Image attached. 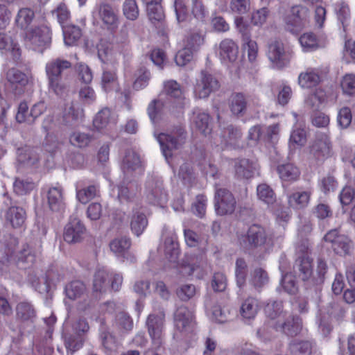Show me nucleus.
Listing matches in <instances>:
<instances>
[{"label":"nucleus","mask_w":355,"mask_h":355,"mask_svg":"<svg viewBox=\"0 0 355 355\" xmlns=\"http://www.w3.org/2000/svg\"><path fill=\"white\" fill-rule=\"evenodd\" d=\"M129 34L127 26L121 28L115 43H101L98 49V55L103 62L116 63L121 54H128L130 50Z\"/></svg>","instance_id":"f257e3e1"},{"label":"nucleus","mask_w":355,"mask_h":355,"mask_svg":"<svg viewBox=\"0 0 355 355\" xmlns=\"http://www.w3.org/2000/svg\"><path fill=\"white\" fill-rule=\"evenodd\" d=\"M165 158L173 155V151L181 148L185 144L187 132L182 125L175 127L169 134L160 133L156 136Z\"/></svg>","instance_id":"f03ea898"},{"label":"nucleus","mask_w":355,"mask_h":355,"mask_svg":"<svg viewBox=\"0 0 355 355\" xmlns=\"http://www.w3.org/2000/svg\"><path fill=\"white\" fill-rule=\"evenodd\" d=\"M309 18L310 12L306 6H294L284 18L285 28L292 33H297L309 24Z\"/></svg>","instance_id":"7ed1b4c3"},{"label":"nucleus","mask_w":355,"mask_h":355,"mask_svg":"<svg viewBox=\"0 0 355 355\" xmlns=\"http://www.w3.org/2000/svg\"><path fill=\"white\" fill-rule=\"evenodd\" d=\"M214 205L216 215L220 216H230L234 213L237 202L230 190L216 186Z\"/></svg>","instance_id":"20e7f679"},{"label":"nucleus","mask_w":355,"mask_h":355,"mask_svg":"<svg viewBox=\"0 0 355 355\" xmlns=\"http://www.w3.org/2000/svg\"><path fill=\"white\" fill-rule=\"evenodd\" d=\"M24 42L29 48L42 52L51 42V31L47 26L35 27L26 31Z\"/></svg>","instance_id":"39448f33"},{"label":"nucleus","mask_w":355,"mask_h":355,"mask_svg":"<svg viewBox=\"0 0 355 355\" xmlns=\"http://www.w3.org/2000/svg\"><path fill=\"white\" fill-rule=\"evenodd\" d=\"M164 313H152L148 316L146 326L151 338V344L164 345Z\"/></svg>","instance_id":"423d86ee"},{"label":"nucleus","mask_w":355,"mask_h":355,"mask_svg":"<svg viewBox=\"0 0 355 355\" xmlns=\"http://www.w3.org/2000/svg\"><path fill=\"white\" fill-rule=\"evenodd\" d=\"M324 239L331 244V248L336 254L341 256L349 254L352 241L347 236L340 234L338 229L329 230L324 235Z\"/></svg>","instance_id":"0eeeda50"},{"label":"nucleus","mask_w":355,"mask_h":355,"mask_svg":"<svg viewBox=\"0 0 355 355\" xmlns=\"http://www.w3.org/2000/svg\"><path fill=\"white\" fill-rule=\"evenodd\" d=\"M219 87L220 84L216 77L207 71H202L200 78L195 85L194 94L198 98H205Z\"/></svg>","instance_id":"6e6552de"},{"label":"nucleus","mask_w":355,"mask_h":355,"mask_svg":"<svg viewBox=\"0 0 355 355\" xmlns=\"http://www.w3.org/2000/svg\"><path fill=\"white\" fill-rule=\"evenodd\" d=\"M249 244L254 248L272 244V234L263 226L253 224L247 232Z\"/></svg>","instance_id":"1a4fd4ad"},{"label":"nucleus","mask_w":355,"mask_h":355,"mask_svg":"<svg viewBox=\"0 0 355 355\" xmlns=\"http://www.w3.org/2000/svg\"><path fill=\"white\" fill-rule=\"evenodd\" d=\"M86 228L81 220L76 217H71L64 229L63 238L68 243L80 242L84 237Z\"/></svg>","instance_id":"9d476101"},{"label":"nucleus","mask_w":355,"mask_h":355,"mask_svg":"<svg viewBox=\"0 0 355 355\" xmlns=\"http://www.w3.org/2000/svg\"><path fill=\"white\" fill-rule=\"evenodd\" d=\"M193 313L187 307H178L174 314L175 329L181 333H187L193 329L194 325Z\"/></svg>","instance_id":"9b49d317"},{"label":"nucleus","mask_w":355,"mask_h":355,"mask_svg":"<svg viewBox=\"0 0 355 355\" xmlns=\"http://www.w3.org/2000/svg\"><path fill=\"white\" fill-rule=\"evenodd\" d=\"M104 63L106 66L103 69L101 83L103 89L106 92H109L117 88L119 85L117 69L116 67L119 63V60L115 64L112 62Z\"/></svg>","instance_id":"f8f14e48"},{"label":"nucleus","mask_w":355,"mask_h":355,"mask_svg":"<svg viewBox=\"0 0 355 355\" xmlns=\"http://www.w3.org/2000/svg\"><path fill=\"white\" fill-rule=\"evenodd\" d=\"M272 328L277 331L283 332L288 336H295L300 329L299 318L287 313L282 318H280V320L273 324Z\"/></svg>","instance_id":"ddd939ff"},{"label":"nucleus","mask_w":355,"mask_h":355,"mask_svg":"<svg viewBox=\"0 0 355 355\" xmlns=\"http://www.w3.org/2000/svg\"><path fill=\"white\" fill-rule=\"evenodd\" d=\"M146 198L149 203L163 207L168 200V196L162 182H148Z\"/></svg>","instance_id":"4468645a"},{"label":"nucleus","mask_w":355,"mask_h":355,"mask_svg":"<svg viewBox=\"0 0 355 355\" xmlns=\"http://www.w3.org/2000/svg\"><path fill=\"white\" fill-rule=\"evenodd\" d=\"M239 47L231 39H225L219 44L218 55L225 64L234 62L238 57Z\"/></svg>","instance_id":"2eb2a0df"},{"label":"nucleus","mask_w":355,"mask_h":355,"mask_svg":"<svg viewBox=\"0 0 355 355\" xmlns=\"http://www.w3.org/2000/svg\"><path fill=\"white\" fill-rule=\"evenodd\" d=\"M268 57L272 62L282 67L289 62L291 55L284 50L282 42L276 41L269 45Z\"/></svg>","instance_id":"dca6fc26"},{"label":"nucleus","mask_w":355,"mask_h":355,"mask_svg":"<svg viewBox=\"0 0 355 355\" xmlns=\"http://www.w3.org/2000/svg\"><path fill=\"white\" fill-rule=\"evenodd\" d=\"M71 67V63L60 58L53 59L48 62L45 67L47 80L62 78L65 69Z\"/></svg>","instance_id":"f3484780"},{"label":"nucleus","mask_w":355,"mask_h":355,"mask_svg":"<svg viewBox=\"0 0 355 355\" xmlns=\"http://www.w3.org/2000/svg\"><path fill=\"white\" fill-rule=\"evenodd\" d=\"M294 271L302 281H309L312 284V260L309 257L304 255L299 257L295 260Z\"/></svg>","instance_id":"a211bd4d"},{"label":"nucleus","mask_w":355,"mask_h":355,"mask_svg":"<svg viewBox=\"0 0 355 355\" xmlns=\"http://www.w3.org/2000/svg\"><path fill=\"white\" fill-rule=\"evenodd\" d=\"M264 313L269 319V325L273 327L275 322L280 320L287 312L283 310V304L281 301H272L266 304L264 307Z\"/></svg>","instance_id":"6ab92c4d"},{"label":"nucleus","mask_w":355,"mask_h":355,"mask_svg":"<svg viewBox=\"0 0 355 355\" xmlns=\"http://www.w3.org/2000/svg\"><path fill=\"white\" fill-rule=\"evenodd\" d=\"M66 296L71 300L83 299L86 301L87 291L85 284L79 280L72 281L66 285L64 288Z\"/></svg>","instance_id":"aec40b11"},{"label":"nucleus","mask_w":355,"mask_h":355,"mask_svg":"<svg viewBox=\"0 0 355 355\" xmlns=\"http://www.w3.org/2000/svg\"><path fill=\"white\" fill-rule=\"evenodd\" d=\"M229 106L234 115L243 116L248 107L247 97L243 93H234L230 98Z\"/></svg>","instance_id":"412c9836"},{"label":"nucleus","mask_w":355,"mask_h":355,"mask_svg":"<svg viewBox=\"0 0 355 355\" xmlns=\"http://www.w3.org/2000/svg\"><path fill=\"white\" fill-rule=\"evenodd\" d=\"M321 81L320 72L316 69L309 68L306 71L300 73L298 83L303 88H312Z\"/></svg>","instance_id":"4be33fe9"},{"label":"nucleus","mask_w":355,"mask_h":355,"mask_svg":"<svg viewBox=\"0 0 355 355\" xmlns=\"http://www.w3.org/2000/svg\"><path fill=\"white\" fill-rule=\"evenodd\" d=\"M83 184V181H79L76 184V198L80 202L86 204L98 195L99 186L93 184L81 189Z\"/></svg>","instance_id":"5701e85b"},{"label":"nucleus","mask_w":355,"mask_h":355,"mask_svg":"<svg viewBox=\"0 0 355 355\" xmlns=\"http://www.w3.org/2000/svg\"><path fill=\"white\" fill-rule=\"evenodd\" d=\"M6 219L12 227L20 228L26 219V211L20 207L12 206L6 211Z\"/></svg>","instance_id":"b1692460"},{"label":"nucleus","mask_w":355,"mask_h":355,"mask_svg":"<svg viewBox=\"0 0 355 355\" xmlns=\"http://www.w3.org/2000/svg\"><path fill=\"white\" fill-rule=\"evenodd\" d=\"M310 153L318 162L323 161L330 153V143L328 139L315 140L311 146Z\"/></svg>","instance_id":"393cba45"},{"label":"nucleus","mask_w":355,"mask_h":355,"mask_svg":"<svg viewBox=\"0 0 355 355\" xmlns=\"http://www.w3.org/2000/svg\"><path fill=\"white\" fill-rule=\"evenodd\" d=\"M46 198L49 207L52 211H57L63 207L62 188L60 186L49 187Z\"/></svg>","instance_id":"a878e982"},{"label":"nucleus","mask_w":355,"mask_h":355,"mask_svg":"<svg viewBox=\"0 0 355 355\" xmlns=\"http://www.w3.org/2000/svg\"><path fill=\"white\" fill-rule=\"evenodd\" d=\"M112 327L119 334H126L132 330L133 321L127 313L121 311L116 315Z\"/></svg>","instance_id":"bb28decb"},{"label":"nucleus","mask_w":355,"mask_h":355,"mask_svg":"<svg viewBox=\"0 0 355 355\" xmlns=\"http://www.w3.org/2000/svg\"><path fill=\"white\" fill-rule=\"evenodd\" d=\"M17 161L27 166H34L40 160L37 150L26 147L17 150Z\"/></svg>","instance_id":"cd10ccee"},{"label":"nucleus","mask_w":355,"mask_h":355,"mask_svg":"<svg viewBox=\"0 0 355 355\" xmlns=\"http://www.w3.org/2000/svg\"><path fill=\"white\" fill-rule=\"evenodd\" d=\"M235 175L239 179H249L254 175L255 163L248 159H241L235 162Z\"/></svg>","instance_id":"c85d7f7f"},{"label":"nucleus","mask_w":355,"mask_h":355,"mask_svg":"<svg viewBox=\"0 0 355 355\" xmlns=\"http://www.w3.org/2000/svg\"><path fill=\"white\" fill-rule=\"evenodd\" d=\"M259 310V305L257 299L248 297L241 304L240 314L245 320H252L257 315Z\"/></svg>","instance_id":"c756f323"},{"label":"nucleus","mask_w":355,"mask_h":355,"mask_svg":"<svg viewBox=\"0 0 355 355\" xmlns=\"http://www.w3.org/2000/svg\"><path fill=\"white\" fill-rule=\"evenodd\" d=\"M99 15L103 23L110 28L117 26L119 20L116 12L108 3H101L99 6Z\"/></svg>","instance_id":"7c9ffc66"},{"label":"nucleus","mask_w":355,"mask_h":355,"mask_svg":"<svg viewBox=\"0 0 355 355\" xmlns=\"http://www.w3.org/2000/svg\"><path fill=\"white\" fill-rule=\"evenodd\" d=\"M64 344L68 353L73 354L80 349L85 342L83 336L66 332L63 335Z\"/></svg>","instance_id":"2f4dec72"},{"label":"nucleus","mask_w":355,"mask_h":355,"mask_svg":"<svg viewBox=\"0 0 355 355\" xmlns=\"http://www.w3.org/2000/svg\"><path fill=\"white\" fill-rule=\"evenodd\" d=\"M277 173L284 182H294L299 179L300 171L294 164L287 163L277 166Z\"/></svg>","instance_id":"473e14b6"},{"label":"nucleus","mask_w":355,"mask_h":355,"mask_svg":"<svg viewBox=\"0 0 355 355\" xmlns=\"http://www.w3.org/2000/svg\"><path fill=\"white\" fill-rule=\"evenodd\" d=\"M163 95L170 98L181 99L183 98V91L180 85L175 80H169L164 82L163 89L159 97Z\"/></svg>","instance_id":"72a5a7b5"},{"label":"nucleus","mask_w":355,"mask_h":355,"mask_svg":"<svg viewBox=\"0 0 355 355\" xmlns=\"http://www.w3.org/2000/svg\"><path fill=\"white\" fill-rule=\"evenodd\" d=\"M299 42L305 51H315L323 46L317 35L312 32H306L299 37Z\"/></svg>","instance_id":"f704fd0d"},{"label":"nucleus","mask_w":355,"mask_h":355,"mask_svg":"<svg viewBox=\"0 0 355 355\" xmlns=\"http://www.w3.org/2000/svg\"><path fill=\"white\" fill-rule=\"evenodd\" d=\"M131 245V241L129 238L125 236L116 238L110 243V248L116 256L119 257H125Z\"/></svg>","instance_id":"c9c22d12"},{"label":"nucleus","mask_w":355,"mask_h":355,"mask_svg":"<svg viewBox=\"0 0 355 355\" xmlns=\"http://www.w3.org/2000/svg\"><path fill=\"white\" fill-rule=\"evenodd\" d=\"M48 87L49 92L60 97L66 96L69 91V85L64 77L48 80Z\"/></svg>","instance_id":"e433bc0d"},{"label":"nucleus","mask_w":355,"mask_h":355,"mask_svg":"<svg viewBox=\"0 0 355 355\" xmlns=\"http://www.w3.org/2000/svg\"><path fill=\"white\" fill-rule=\"evenodd\" d=\"M110 273L105 269L98 270L94 277L93 290L94 292H105L109 285Z\"/></svg>","instance_id":"4c0bfd02"},{"label":"nucleus","mask_w":355,"mask_h":355,"mask_svg":"<svg viewBox=\"0 0 355 355\" xmlns=\"http://www.w3.org/2000/svg\"><path fill=\"white\" fill-rule=\"evenodd\" d=\"M214 297L208 295L205 299V306L207 311L211 313L214 318L220 323L225 322L227 320V315L223 311L221 307L218 305H214Z\"/></svg>","instance_id":"58836bf2"},{"label":"nucleus","mask_w":355,"mask_h":355,"mask_svg":"<svg viewBox=\"0 0 355 355\" xmlns=\"http://www.w3.org/2000/svg\"><path fill=\"white\" fill-rule=\"evenodd\" d=\"M0 49L10 51L13 59L18 60L21 56V49L17 43L8 35L0 33Z\"/></svg>","instance_id":"ea45409f"},{"label":"nucleus","mask_w":355,"mask_h":355,"mask_svg":"<svg viewBox=\"0 0 355 355\" xmlns=\"http://www.w3.org/2000/svg\"><path fill=\"white\" fill-rule=\"evenodd\" d=\"M83 110L78 103L74 102L67 103L63 110V118L66 123L78 120L83 115Z\"/></svg>","instance_id":"a19ab883"},{"label":"nucleus","mask_w":355,"mask_h":355,"mask_svg":"<svg viewBox=\"0 0 355 355\" xmlns=\"http://www.w3.org/2000/svg\"><path fill=\"white\" fill-rule=\"evenodd\" d=\"M313 345L307 340L292 341L289 345L290 352L292 355H311Z\"/></svg>","instance_id":"79ce46f5"},{"label":"nucleus","mask_w":355,"mask_h":355,"mask_svg":"<svg viewBox=\"0 0 355 355\" xmlns=\"http://www.w3.org/2000/svg\"><path fill=\"white\" fill-rule=\"evenodd\" d=\"M140 166L139 157L132 150H128L122 160L121 168L123 172L129 173Z\"/></svg>","instance_id":"37998d69"},{"label":"nucleus","mask_w":355,"mask_h":355,"mask_svg":"<svg viewBox=\"0 0 355 355\" xmlns=\"http://www.w3.org/2000/svg\"><path fill=\"white\" fill-rule=\"evenodd\" d=\"M192 121L196 128L204 135L209 132V116L207 113L201 112L199 110L194 111Z\"/></svg>","instance_id":"c03bdc74"},{"label":"nucleus","mask_w":355,"mask_h":355,"mask_svg":"<svg viewBox=\"0 0 355 355\" xmlns=\"http://www.w3.org/2000/svg\"><path fill=\"white\" fill-rule=\"evenodd\" d=\"M16 315L17 318L26 321L35 318L36 313L33 306L30 302L24 301L17 304Z\"/></svg>","instance_id":"a18cd8bd"},{"label":"nucleus","mask_w":355,"mask_h":355,"mask_svg":"<svg viewBox=\"0 0 355 355\" xmlns=\"http://www.w3.org/2000/svg\"><path fill=\"white\" fill-rule=\"evenodd\" d=\"M64 41L66 45L73 46L80 39L82 32L79 27L73 25L63 28Z\"/></svg>","instance_id":"49530a36"},{"label":"nucleus","mask_w":355,"mask_h":355,"mask_svg":"<svg viewBox=\"0 0 355 355\" xmlns=\"http://www.w3.org/2000/svg\"><path fill=\"white\" fill-rule=\"evenodd\" d=\"M34 17V12L31 8H21L16 16L15 24L21 29H25L31 24Z\"/></svg>","instance_id":"de8ad7c7"},{"label":"nucleus","mask_w":355,"mask_h":355,"mask_svg":"<svg viewBox=\"0 0 355 355\" xmlns=\"http://www.w3.org/2000/svg\"><path fill=\"white\" fill-rule=\"evenodd\" d=\"M148 225V220L145 214H135L131 219L130 227L132 232L137 236H140Z\"/></svg>","instance_id":"09e8293b"},{"label":"nucleus","mask_w":355,"mask_h":355,"mask_svg":"<svg viewBox=\"0 0 355 355\" xmlns=\"http://www.w3.org/2000/svg\"><path fill=\"white\" fill-rule=\"evenodd\" d=\"M135 80L133 83V88L140 90L147 87L151 78L150 73L145 67L139 68L135 72Z\"/></svg>","instance_id":"8fccbe9b"},{"label":"nucleus","mask_w":355,"mask_h":355,"mask_svg":"<svg viewBox=\"0 0 355 355\" xmlns=\"http://www.w3.org/2000/svg\"><path fill=\"white\" fill-rule=\"evenodd\" d=\"M257 196L259 200L268 205H272L276 201V196L273 190L266 184H260L257 188Z\"/></svg>","instance_id":"3c124183"},{"label":"nucleus","mask_w":355,"mask_h":355,"mask_svg":"<svg viewBox=\"0 0 355 355\" xmlns=\"http://www.w3.org/2000/svg\"><path fill=\"white\" fill-rule=\"evenodd\" d=\"M15 119L19 123L34 124L33 118L31 115V110H29L26 102L22 101L19 104Z\"/></svg>","instance_id":"603ef678"},{"label":"nucleus","mask_w":355,"mask_h":355,"mask_svg":"<svg viewBox=\"0 0 355 355\" xmlns=\"http://www.w3.org/2000/svg\"><path fill=\"white\" fill-rule=\"evenodd\" d=\"M111 115L112 113L109 109L105 108L101 110L97 113L94 119V126L98 130H101L107 128L112 123Z\"/></svg>","instance_id":"864d4df0"},{"label":"nucleus","mask_w":355,"mask_h":355,"mask_svg":"<svg viewBox=\"0 0 355 355\" xmlns=\"http://www.w3.org/2000/svg\"><path fill=\"white\" fill-rule=\"evenodd\" d=\"M310 191L296 192L288 196V203L293 207H306L310 199Z\"/></svg>","instance_id":"5fc2aeb1"},{"label":"nucleus","mask_w":355,"mask_h":355,"mask_svg":"<svg viewBox=\"0 0 355 355\" xmlns=\"http://www.w3.org/2000/svg\"><path fill=\"white\" fill-rule=\"evenodd\" d=\"M162 236L164 239V244L166 245V251H173L176 254L177 235L173 230L164 226L162 230Z\"/></svg>","instance_id":"6e6d98bb"},{"label":"nucleus","mask_w":355,"mask_h":355,"mask_svg":"<svg viewBox=\"0 0 355 355\" xmlns=\"http://www.w3.org/2000/svg\"><path fill=\"white\" fill-rule=\"evenodd\" d=\"M164 107V102L159 97L157 99L153 100L148 105L147 112L153 122H155L158 116L162 114Z\"/></svg>","instance_id":"4d7b16f0"},{"label":"nucleus","mask_w":355,"mask_h":355,"mask_svg":"<svg viewBox=\"0 0 355 355\" xmlns=\"http://www.w3.org/2000/svg\"><path fill=\"white\" fill-rule=\"evenodd\" d=\"M160 3L155 2L146 4L148 16L153 22L160 21L164 17V13Z\"/></svg>","instance_id":"13d9d810"},{"label":"nucleus","mask_w":355,"mask_h":355,"mask_svg":"<svg viewBox=\"0 0 355 355\" xmlns=\"http://www.w3.org/2000/svg\"><path fill=\"white\" fill-rule=\"evenodd\" d=\"M123 12L129 20H135L138 18L139 10L136 0H125L123 4Z\"/></svg>","instance_id":"bf43d9fd"},{"label":"nucleus","mask_w":355,"mask_h":355,"mask_svg":"<svg viewBox=\"0 0 355 355\" xmlns=\"http://www.w3.org/2000/svg\"><path fill=\"white\" fill-rule=\"evenodd\" d=\"M34 187V183L28 180L17 178L13 184L14 191L19 196L30 193Z\"/></svg>","instance_id":"052dcab7"},{"label":"nucleus","mask_w":355,"mask_h":355,"mask_svg":"<svg viewBox=\"0 0 355 355\" xmlns=\"http://www.w3.org/2000/svg\"><path fill=\"white\" fill-rule=\"evenodd\" d=\"M6 77L8 80L12 84L25 85L28 83L26 75L15 68L9 69L7 72Z\"/></svg>","instance_id":"680f3d73"},{"label":"nucleus","mask_w":355,"mask_h":355,"mask_svg":"<svg viewBox=\"0 0 355 355\" xmlns=\"http://www.w3.org/2000/svg\"><path fill=\"white\" fill-rule=\"evenodd\" d=\"M241 137L239 129L232 125L224 128L222 134L223 141L226 144H232Z\"/></svg>","instance_id":"e2e57ef3"},{"label":"nucleus","mask_w":355,"mask_h":355,"mask_svg":"<svg viewBox=\"0 0 355 355\" xmlns=\"http://www.w3.org/2000/svg\"><path fill=\"white\" fill-rule=\"evenodd\" d=\"M328 267L326 261L319 258L317 261V268L315 275L313 274L312 284H322L325 278V275L327 272Z\"/></svg>","instance_id":"0e129e2a"},{"label":"nucleus","mask_w":355,"mask_h":355,"mask_svg":"<svg viewBox=\"0 0 355 355\" xmlns=\"http://www.w3.org/2000/svg\"><path fill=\"white\" fill-rule=\"evenodd\" d=\"M268 282V276L263 269L259 268L254 270L251 282L255 288L259 289L262 288Z\"/></svg>","instance_id":"69168bd1"},{"label":"nucleus","mask_w":355,"mask_h":355,"mask_svg":"<svg viewBox=\"0 0 355 355\" xmlns=\"http://www.w3.org/2000/svg\"><path fill=\"white\" fill-rule=\"evenodd\" d=\"M211 287L215 292H223L227 286V279L223 272H215L212 277Z\"/></svg>","instance_id":"338daca9"},{"label":"nucleus","mask_w":355,"mask_h":355,"mask_svg":"<svg viewBox=\"0 0 355 355\" xmlns=\"http://www.w3.org/2000/svg\"><path fill=\"white\" fill-rule=\"evenodd\" d=\"M341 87L343 92L348 95L355 94V75L346 74L342 79Z\"/></svg>","instance_id":"774afa93"}]
</instances>
